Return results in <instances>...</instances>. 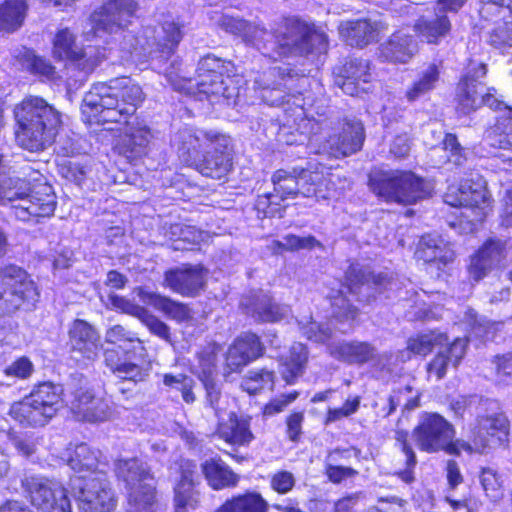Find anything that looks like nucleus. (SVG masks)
<instances>
[{
    "instance_id": "obj_1",
    "label": "nucleus",
    "mask_w": 512,
    "mask_h": 512,
    "mask_svg": "<svg viewBox=\"0 0 512 512\" xmlns=\"http://www.w3.org/2000/svg\"><path fill=\"white\" fill-rule=\"evenodd\" d=\"M137 9L134 0H108L90 16L91 31L96 37L108 35L105 49L108 53L119 52L124 61L143 63L151 59L167 61L178 47L183 33L179 23L164 21L159 28L145 27L139 35L132 26L131 18Z\"/></svg>"
},
{
    "instance_id": "obj_2",
    "label": "nucleus",
    "mask_w": 512,
    "mask_h": 512,
    "mask_svg": "<svg viewBox=\"0 0 512 512\" xmlns=\"http://www.w3.org/2000/svg\"><path fill=\"white\" fill-rule=\"evenodd\" d=\"M226 32L240 35L244 41L272 59L322 53L327 48V36L298 18H284L275 24L272 31H267L243 19L226 15Z\"/></svg>"
},
{
    "instance_id": "obj_3",
    "label": "nucleus",
    "mask_w": 512,
    "mask_h": 512,
    "mask_svg": "<svg viewBox=\"0 0 512 512\" xmlns=\"http://www.w3.org/2000/svg\"><path fill=\"white\" fill-rule=\"evenodd\" d=\"M144 100L142 88L123 76L94 84L84 96L81 111L87 122L127 123Z\"/></svg>"
},
{
    "instance_id": "obj_4",
    "label": "nucleus",
    "mask_w": 512,
    "mask_h": 512,
    "mask_svg": "<svg viewBox=\"0 0 512 512\" xmlns=\"http://www.w3.org/2000/svg\"><path fill=\"white\" fill-rule=\"evenodd\" d=\"M18 125L16 141L30 152L45 150L55 140L61 124L60 113L44 98L25 97L14 108Z\"/></svg>"
},
{
    "instance_id": "obj_5",
    "label": "nucleus",
    "mask_w": 512,
    "mask_h": 512,
    "mask_svg": "<svg viewBox=\"0 0 512 512\" xmlns=\"http://www.w3.org/2000/svg\"><path fill=\"white\" fill-rule=\"evenodd\" d=\"M0 204L10 205L12 214L20 221L38 222V218L53 215L57 202L50 185L9 178L0 183Z\"/></svg>"
},
{
    "instance_id": "obj_6",
    "label": "nucleus",
    "mask_w": 512,
    "mask_h": 512,
    "mask_svg": "<svg viewBox=\"0 0 512 512\" xmlns=\"http://www.w3.org/2000/svg\"><path fill=\"white\" fill-rule=\"evenodd\" d=\"M62 395L61 385L39 383L29 395L11 406L10 415L24 427H42L62 408Z\"/></svg>"
},
{
    "instance_id": "obj_7",
    "label": "nucleus",
    "mask_w": 512,
    "mask_h": 512,
    "mask_svg": "<svg viewBox=\"0 0 512 512\" xmlns=\"http://www.w3.org/2000/svg\"><path fill=\"white\" fill-rule=\"evenodd\" d=\"M368 183L379 198L403 205L414 204L431 192L427 181L408 171H373Z\"/></svg>"
},
{
    "instance_id": "obj_8",
    "label": "nucleus",
    "mask_w": 512,
    "mask_h": 512,
    "mask_svg": "<svg viewBox=\"0 0 512 512\" xmlns=\"http://www.w3.org/2000/svg\"><path fill=\"white\" fill-rule=\"evenodd\" d=\"M223 68L224 61L221 58L208 54L199 61L195 79L176 82L168 68H164L161 72L165 73L175 90L198 97L200 100L203 95L211 104H214L224 97Z\"/></svg>"
},
{
    "instance_id": "obj_9",
    "label": "nucleus",
    "mask_w": 512,
    "mask_h": 512,
    "mask_svg": "<svg viewBox=\"0 0 512 512\" xmlns=\"http://www.w3.org/2000/svg\"><path fill=\"white\" fill-rule=\"evenodd\" d=\"M115 473L128 490V512H154L155 487L147 465L137 458L118 459Z\"/></svg>"
},
{
    "instance_id": "obj_10",
    "label": "nucleus",
    "mask_w": 512,
    "mask_h": 512,
    "mask_svg": "<svg viewBox=\"0 0 512 512\" xmlns=\"http://www.w3.org/2000/svg\"><path fill=\"white\" fill-rule=\"evenodd\" d=\"M39 291L28 273L16 265L0 269V317L23 308L32 309Z\"/></svg>"
},
{
    "instance_id": "obj_11",
    "label": "nucleus",
    "mask_w": 512,
    "mask_h": 512,
    "mask_svg": "<svg viewBox=\"0 0 512 512\" xmlns=\"http://www.w3.org/2000/svg\"><path fill=\"white\" fill-rule=\"evenodd\" d=\"M454 426L437 413H425L412 430V438L419 450L426 453L445 451L459 456L463 449L456 439Z\"/></svg>"
},
{
    "instance_id": "obj_12",
    "label": "nucleus",
    "mask_w": 512,
    "mask_h": 512,
    "mask_svg": "<svg viewBox=\"0 0 512 512\" xmlns=\"http://www.w3.org/2000/svg\"><path fill=\"white\" fill-rule=\"evenodd\" d=\"M305 81L297 71L288 66L271 67L254 79V89L259 97L270 106H281L298 99L300 82Z\"/></svg>"
},
{
    "instance_id": "obj_13",
    "label": "nucleus",
    "mask_w": 512,
    "mask_h": 512,
    "mask_svg": "<svg viewBox=\"0 0 512 512\" xmlns=\"http://www.w3.org/2000/svg\"><path fill=\"white\" fill-rule=\"evenodd\" d=\"M69 489L79 512H112L116 507V498L106 473L94 477L71 476Z\"/></svg>"
},
{
    "instance_id": "obj_14",
    "label": "nucleus",
    "mask_w": 512,
    "mask_h": 512,
    "mask_svg": "<svg viewBox=\"0 0 512 512\" xmlns=\"http://www.w3.org/2000/svg\"><path fill=\"white\" fill-rule=\"evenodd\" d=\"M52 44V54L55 59L68 61L84 75L92 73L106 57L105 49H100L99 46L88 45L79 48L75 35L68 28L59 29Z\"/></svg>"
},
{
    "instance_id": "obj_15",
    "label": "nucleus",
    "mask_w": 512,
    "mask_h": 512,
    "mask_svg": "<svg viewBox=\"0 0 512 512\" xmlns=\"http://www.w3.org/2000/svg\"><path fill=\"white\" fill-rule=\"evenodd\" d=\"M271 181L274 186L275 197L279 201L294 199L298 195L303 197H323L319 195L323 176L319 172H313L307 169H296L288 171L279 169L272 175Z\"/></svg>"
},
{
    "instance_id": "obj_16",
    "label": "nucleus",
    "mask_w": 512,
    "mask_h": 512,
    "mask_svg": "<svg viewBox=\"0 0 512 512\" xmlns=\"http://www.w3.org/2000/svg\"><path fill=\"white\" fill-rule=\"evenodd\" d=\"M509 421L503 413L479 417L472 428L469 440L460 442L468 454H482L488 448L499 446L507 440Z\"/></svg>"
},
{
    "instance_id": "obj_17",
    "label": "nucleus",
    "mask_w": 512,
    "mask_h": 512,
    "mask_svg": "<svg viewBox=\"0 0 512 512\" xmlns=\"http://www.w3.org/2000/svg\"><path fill=\"white\" fill-rule=\"evenodd\" d=\"M345 281L350 293L355 294L359 301L370 303L376 295L392 289L396 284L388 272L373 273L369 267L352 263L345 272Z\"/></svg>"
},
{
    "instance_id": "obj_18",
    "label": "nucleus",
    "mask_w": 512,
    "mask_h": 512,
    "mask_svg": "<svg viewBox=\"0 0 512 512\" xmlns=\"http://www.w3.org/2000/svg\"><path fill=\"white\" fill-rule=\"evenodd\" d=\"M340 131L335 132L322 143L320 152L336 159L353 155L363 147L366 134L360 119L346 116L339 121Z\"/></svg>"
},
{
    "instance_id": "obj_19",
    "label": "nucleus",
    "mask_w": 512,
    "mask_h": 512,
    "mask_svg": "<svg viewBox=\"0 0 512 512\" xmlns=\"http://www.w3.org/2000/svg\"><path fill=\"white\" fill-rule=\"evenodd\" d=\"M31 503L41 512H72L67 491L59 484L41 476H29L23 481Z\"/></svg>"
},
{
    "instance_id": "obj_20",
    "label": "nucleus",
    "mask_w": 512,
    "mask_h": 512,
    "mask_svg": "<svg viewBox=\"0 0 512 512\" xmlns=\"http://www.w3.org/2000/svg\"><path fill=\"white\" fill-rule=\"evenodd\" d=\"M445 202L451 206L471 209L473 221H482L491 204V197L486 188V182L480 175L465 179L461 182L455 195L447 194Z\"/></svg>"
},
{
    "instance_id": "obj_21",
    "label": "nucleus",
    "mask_w": 512,
    "mask_h": 512,
    "mask_svg": "<svg viewBox=\"0 0 512 512\" xmlns=\"http://www.w3.org/2000/svg\"><path fill=\"white\" fill-rule=\"evenodd\" d=\"M180 144L178 145V156L188 166L198 165L202 160L201 173L211 178H221L224 173V155H211L208 152L203 156L199 150V139L187 131L179 133Z\"/></svg>"
},
{
    "instance_id": "obj_22",
    "label": "nucleus",
    "mask_w": 512,
    "mask_h": 512,
    "mask_svg": "<svg viewBox=\"0 0 512 512\" xmlns=\"http://www.w3.org/2000/svg\"><path fill=\"white\" fill-rule=\"evenodd\" d=\"M206 283V271L201 265L185 264L164 273V285L185 297H195Z\"/></svg>"
},
{
    "instance_id": "obj_23",
    "label": "nucleus",
    "mask_w": 512,
    "mask_h": 512,
    "mask_svg": "<svg viewBox=\"0 0 512 512\" xmlns=\"http://www.w3.org/2000/svg\"><path fill=\"white\" fill-rule=\"evenodd\" d=\"M64 460L74 471L73 476L94 477L95 474L105 473L107 463L102 460V453L86 443H80L67 448Z\"/></svg>"
},
{
    "instance_id": "obj_24",
    "label": "nucleus",
    "mask_w": 512,
    "mask_h": 512,
    "mask_svg": "<svg viewBox=\"0 0 512 512\" xmlns=\"http://www.w3.org/2000/svg\"><path fill=\"white\" fill-rule=\"evenodd\" d=\"M506 241L488 239L471 257L468 268L469 276L475 282L487 276L500 262L506 258Z\"/></svg>"
},
{
    "instance_id": "obj_25",
    "label": "nucleus",
    "mask_w": 512,
    "mask_h": 512,
    "mask_svg": "<svg viewBox=\"0 0 512 512\" xmlns=\"http://www.w3.org/2000/svg\"><path fill=\"white\" fill-rule=\"evenodd\" d=\"M69 344L73 353L88 361L95 360L102 347L96 329L81 319L75 320L69 328Z\"/></svg>"
},
{
    "instance_id": "obj_26",
    "label": "nucleus",
    "mask_w": 512,
    "mask_h": 512,
    "mask_svg": "<svg viewBox=\"0 0 512 512\" xmlns=\"http://www.w3.org/2000/svg\"><path fill=\"white\" fill-rule=\"evenodd\" d=\"M264 353V346L260 338L253 333L240 335L226 352V366L231 371L246 366Z\"/></svg>"
},
{
    "instance_id": "obj_27",
    "label": "nucleus",
    "mask_w": 512,
    "mask_h": 512,
    "mask_svg": "<svg viewBox=\"0 0 512 512\" xmlns=\"http://www.w3.org/2000/svg\"><path fill=\"white\" fill-rule=\"evenodd\" d=\"M370 78L368 61L361 58H350L340 68L336 83L345 94L355 96L367 90L363 85L369 83Z\"/></svg>"
},
{
    "instance_id": "obj_28",
    "label": "nucleus",
    "mask_w": 512,
    "mask_h": 512,
    "mask_svg": "<svg viewBox=\"0 0 512 512\" xmlns=\"http://www.w3.org/2000/svg\"><path fill=\"white\" fill-rule=\"evenodd\" d=\"M73 410L79 418L90 423L107 421L112 415L108 400L94 397L83 388L74 392Z\"/></svg>"
},
{
    "instance_id": "obj_29",
    "label": "nucleus",
    "mask_w": 512,
    "mask_h": 512,
    "mask_svg": "<svg viewBox=\"0 0 512 512\" xmlns=\"http://www.w3.org/2000/svg\"><path fill=\"white\" fill-rule=\"evenodd\" d=\"M126 124V132L119 147L120 153L131 160L141 158L148 152L152 139L151 130L143 120L138 118Z\"/></svg>"
},
{
    "instance_id": "obj_30",
    "label": "nucleus",
    "mask_w": 512,
    "mask_h": 512,
    "mask_svg": "<svg viewBox=\"0 0 512 512\" xmlns=\"http://www.w3.org/2000/svg\"><path fill=\"white\" fill-rule=\"evenodd\" d=\"M381 23L370 19H357L341 22L339 34L350 46L364 47L376 40Z\"/></svg>"
},
{
    "instance_id": "obj_31",
    "label": "nucleus",
    "mask_w": 512,
    "mask_h": 512,
    "mask_svg": "<svg viewBox=\"0 0 512 512\" xmlns=\"http://www.w3.org/2000/svg\"><path fill=\"white\" fill-rule=\"evenodd\" d=\"M485 85L474 76H464L457 86L456 111L461 115H469L483 106L482 94Z\"/></svg>"
},
{
    "instance_id": "obj_32",
    "label": "nucleus",
    "mask_w": 512,
    "mask_h": 512,
    "mask_svg": "<svg viewBox=\"0 0 512 512\" xmlns=\"http://www.w3.org/2000/svg\"><path fill=\"white\" fill-rule=\"evenodd\" d=\"M467 339L456 338L449 347L440 350L436 356L428 363V377L435 376L439 381L445 377L449 365L457 367L466 353Z\"/></svg>"
},
{
    "instance_id": "obj_33",
    "label": "nucleus",
    "mask_w": 512,
    "mask_h": 512,
    "mask_svg": "<svg viewBox=\"0 0 512 512\" xmlns=\"http://www.w3.org/2000/svg\"><path fill=\"white\" fill-rule=\"evenodd\" d=\"M330 355L350 365H363L374 358L375 348L368 342L342 341L328 347Z\"/></svg>"
},
{
    "instance_id": "obj_34",
    "label": "nucleus",
    "mask_w": 512,
    "mask_h": 512,
    "mask_svg": "<svg viewBox=\"0 0 512 512\" xmlns=\"http://www.w3.org/2000/svg\"><path fill=\"white\" fill-rule=\"evenodd\" d=\"M415 38L403 30L391 35L380 47V56L392 62L406 63L417 52Z\"/></svg>"
},
{
    "instance_id": "obj_35",
    "label": "nucleus",
    "mask_w": 512,
    "mask_h": 512,
    "mask_svg": "<svg viewBox=\"0 0 512 512\" xmlns=\"http://www.w3.org/2000/svg\"><path fill=\"white\" fill-rule=\"evenodd\" d=\"M181 479L176 485L175 512H184L185 508H195L198 494L194 491V473L196 464L190 460H182L180 464Z\"/></svg>"
},
{
    "instance_id": "obj_36",
    "label": "nucleus",
    "mask_w": 512,
    "mask_h": 512,
    "mask_svg": "<svg viewBox=\"0 0 512 512\" xmlns=\"http://www.w3.org/2000/svg\"><path fill=\"white\" fill-rule=\"evenodd\" d=\"M415 256L426 263L438 262L445 266L453 261L454 252L440 237L426 235L420 239Z\"/></svg>"
},
{
    "instance_id": "obj_37",
    "label": "nucleus",
    "mask_w": 512,
    "mask_h": 512,
    "mask_svg": "<svg viewBox=\"0 0 512 512\" xmlns=\"http://www.w3.org/2000/svg\"><path fill=\"white\" fill-rule=\"evenodd\" d=\"M415 29L429 44H438L451 30L448 16L438 11L434 16H421L415 23Z\"/></svg>"
},
{
    "instance_id": "obj_38",
    "label": "nucleus",
    "mask_w": 512,
    "mask_h": 512,
    "mask_svg": "<svg viewBox=\"0 0 512 512\" xmlns=\"http://www.w3.org/2000/svg\"><path fill=\"white\" fill-rule=\"evenodd\" d=\"M448 337L446 334L432 330L427 333H420L412 336L407 341V350L400 351L399 357L402 361H406L410 358V353L415 355L426 356L436 347H442L447 344Z\"/></svg>"
},
{
    "instance_id": "obj_39",
    "label": "nucleus",
    "mask_w": 512,
    "mask_h": 512,
    "mask_svg": "<svg viewBox=\"0 0 512 512\" xmlns=\"http://www.w3.org/2000/svg\"><path fill=\"white\" fill-rule=\"evenodd\" d=\"M242 304L256 320L263 322L278 321L288 312L287 307L273 302L269 295L262 292L255 294L249 304Z\"/></svg>"
},
{
    "instance_id": "obj_40",
    "label": "nucleus",
    "mask_w": 512,
    "mask_h": 512,
    "mask_svg": "<svg viewBox=\"0 0 512 512\" xmlns=\"http://www.w3.org/2000/svg\"><path fill=\"white\" fill-rule=\"evenodd\" d=\"M139 296L143 302L152 305L177 322H183L190 318V309L183 303L176 302L166 296H162L156 292L146 291L142 288L139 289Z\"/></svg>"
},
{
    "instance_id": "obj_41",
    "label": "nucleus",
    "mask_w": 512,
    "mask_h": 512,
    "mask_svg": "<svg viewBox=\"0 0 512 512\" xmlns=\"http://www.w3.org/2000/svg\"><path fill=\"white\" fill-rule=\"evenodd\" d=\"M106 366L118 378L136 383L142 378L141 367L131 362L128 357L122 359L116 349H107L104 352Z\"/></svg>"
},
{
    "instance_id": "obj_42",
    "label": "nucleus",
    "mask_w": 512,
    "mask_h": 512,
    "mask_svg": "<svg viewBox=\"0 0 512 512\" xmlns=\"http://www.w3.org/2000/svg\"><path fill=\"white\" fill-rule=\"evenodd\" d=\"M308 361L307 348L302 343H294L289 351V356L283 363L281 376L287 384H293L305 371Z\"/></svg>"
},
{
    "instance_id": "obj_43",
    "label": "nucleus",
    "mask_w": 512,
    "mask_h": 512,
    "mask_svg": "<svg viewBox=\"0 0 512 512\" xmlns=\"http://www.w3.org/2000/svg\"><path fill=\"white\" fill-rule=\"evenodd\" d=\"M440 80V69L436 64H429L421 70L418 78L406 91V98L409 102H414L434 90Z\"/></svg>"
},
{
    "instance_id": "obj_44",
    "label": "nucleus",
    "mask_w": 512,
    "mask_h": 512,
    "mask_svg": "<svg viewBox=\"0 0 512 512\" xmlns=\"http://www.w3.org/2000/svg\"><path fill=\"white\" fill-rule=\"evenodd\" d=\"M276 374L267 367L253 368L242 378L240 387L250 395L260 393L262 390H272L275 385Z\"/></svg>"
},
{
    "instance_id": "obj_45",
    "label": "nucleus",
    "mask_w": 512,
    "mask_h": 512,
    "mask_svg": "<svg viewBox=\"0 0 512 512\" xmlns=\"http://www.w3.org/2000/svg\"><path fill=\"white\" fill-rule=\"evenodd\" d=\"M26 10V0H6L0 6V32H14L20 28Z\"/></svg>"
},
{
    "instance_id": "obj_46",
    "label": "nucleus",
    "mask_w": 512,
    "mask_h": 512,
    "mask_svg": "<svg viewBox=\"0 0 512 512\" xmlns=\"http://www.w3.org/2000/svg\"><path fill=\"white\" fill-rule=\"evenodd\" d=\"M350 456L349 450L335 449L329 453L325 464V474L329 481L334 484H339L343 480L353 478L358 475V471L351 467L337 465V462L342 459H347Z\"/></svg>"
},
{
    "instance_id": "obj_47",
    "label": "nucleus",
    "mask_w": 512,
    "mask_h": 512,
    "mask_svg": "<svg viewBox=\"0 0 512 512\" xmlns=\"http://www.w3.org/2000/svg\"><path fill=\"white\" fill-rule=\"evenodd\" d=\"M267 501L256 492H247L226 501V512H267Z\"/></svg>"
},
{
    "instance_id": "obj_48",
    "label": "nucleus",
    "mask_w": 512,
    "mask_h": 512,
    "mask_svg": "<svg viewBox=\"0 0 512 512\" xmlns=\"http://www.w3.org/2000/svg\"><path fill=\"white\" fill-rule=\"evenodd\" d=\"M253 438L254 435L250 431L249 420L231 414L228 423H226V443L244 446L248 445Z\"/></svg>"
},
{
    "instance_id": "obj_49",
    "label": "nucleus",
    "mask_w": 512,
    "mask_h": 512,
    "mask_svg": "<svg viewBox=\"0 0 512 512\" xmlns=\"http://www.w3.org/2000/svg\"><path fill=\"white\" fill-rule=\"evenodd\" d=\"M395 446L401 450L405 455L406 470L402 471L399 475L406 483H411L414 480L413 469L417 464V457L409 442L408 431L396 428L394 431Z\"/></svg>"
},
{
    "instance_id": "obj_50",
    "label": "nucleus",
    "mask_w": 512,
    "mask_h": 512,
    "mask_svg": "<svg viewBox=\"0 0 512 512\" xmlns=\"http://www.w3.org/2000/svg\"><path fill=\"white\" fill-rule=\"evenodd\" d=\"M466 320L471 326L472 333L484 340H493L496 332L502 330L503 322H492L485 317L479 316L474 310H469Z\"/></svg>"
},
{
    "instance_id": "obj_51",
    "label": "nucleus",
    "mask_w": 512,
    "mask_h": 512,
    "mask_svg": "<svg viewBox=\"0 0 512 512\" xmlns=\"http://www.w3.org/2000/svg\"><path fill=\"white\" fill-rule=\"evenodd\" d=\"M332 317L340 322L353 321L358 316V309L349 303L342 290H332L329 294Z\"/></svg>"
},
{
    "instance_id": "obj_52",
    "label": "nucleus",
    "mask_w": 512,
    "mask_h": 512,
    "mask_svg": "<svg viewBox=\"0 0 512 512\" xmlns=\"http://www.w3.org/2000/svg\"><path fill=\"white\" fill-rule=\"evenodd\" d=\"M21 64L24 69L36 76L51 78L55 73L54 66L45 58L37 56L32 50H25L21 55Z\"/></svg>"
},
{
    "instance_id": "obj_53",
    "label": "nucleus",
    "mask_w": 512,
    "mask_h": 512,
    "mask_svg": "<svg viewBox=\"0 0 512 512\" xmlns=\"http://www.w3.org/2000/svg\"><path fill=\"white\" fill-rule=\"evenodd\" d=\"M137 318L147 327L151 334L167 343H172L169 326L145 308H136Z\"/></svg>"
},
{
    "instance_id": "obj_54",
    "label": "nucleus",
    "mask_w": 512,
    "mask_h": 512,
    "mask_svg": "<svg viewBox=\"0 0 512 512\" xmlns=\"http://www.w3.org/2000/svg\"><path fill=\"white\" fill-rule=\"evenodd\" d=\"M489 144L500 149H512V121L498 122L487 132Z\"/></svg>"
},
{
    "instance_id": "obj_55",
    "label": "nucleus",
    "mask_w": 512,
    "mask_h": 512,
    "mask_svg": "<svg viewBox=\"0 0 512 512\" xmlns=\"http://www.w3.org/2000/svg\"><path fill=\"white\" fill-rule=\"evenodd\" d=\"M479 479L486 496L492 501H497L502 497L503 481L495 469L490 467L482 468Z\"/></svg>"
},
{
    "instance_id": "obj_56",
    "label": "nucleus",
    "mask_w": 512,
    "mask_h": 512,
    "mask_svg": "<svg viewBox=\"0 0 512 512\" xmlns=\"http://www.w3.org/2000/svg\"><path fill=\"white\" fill-rule=\"evenodd\" d=\"M105 339L108 343L117 344L120 349L128 356L129 350L126 348L127 344L137 343L141 344V341L137 337L136 333L126 329L122 325H114L106 331Z\"/></svg>"
},
{
    "instance_id": "obj_57",
    "label": "nucleus",
    "mask_w": 512,
    "mask_h": 512,
    "mask_svg": "<svg viewBox=\"0 0 512 512\" xmlns=\"http://www.w3.org/2000/svg\"><path fill=\"white\" fill-rule=\"evenodd\" d=\"M478 12L482 19L492 20L496 16H505L509 12L512 17V0H478Z\"/></svg>"
},
{
    "instance_id": "obj_58",
    "label": "nucleus",
    "mask_w": 512,
    "mask_h": 512,
    "mask_svg": "<svg viewBox=\"0 0 512 512\" xmlns=\"http://www.w3.org/2000/svg\"><path fill=\"white\" fill-rule=\"evenodd\" d=\"M201 365L203 369V376L201 380L206 389L208 401L210 402V405L217 411L216 406L220 400L221 393L220 390L216 388V383L213 377L215 365L210 360H208L207 363L203 361Z\"/></svg>"
},
{
    "instance_id": "obj_59",
    "label": "nucleus",
    "mask_w": 512,
    "mask_h": 512,
    "mask_svg": "<svg viewBox=\"0 0 512 512\" xmlns=\"http://www.w3.org/2000/svg\"><path fill=\"white\" fill-rule=\"evenodd\" d=\"M221 459H210L202 465L203 473L208 484L215 490L224 487V468Z\"/></svg>"
},
{
    "instance_id": "obj_60",
    "label": "nucleus",
    "mask_w": 512,
    "mask_h": 512,
    "mask_svg": "<svg viewBox=\"0 0 512 512\" xmlns=\"http://www.w3.org/2000/svg\"><path fill=\"white\" fill-rule=\"evenodd\" d=\"M34 371V365L26 356L19 357L4 370L3 374L12 379L25 380L29 378Z\"/></svg>"
},
{
    "instance_id": "obj_61",
    "label": "nucleus",
    "mask_w": 512,
    "mask_h": 512,
    "mask_svg": "<svg viewBox=\"0 0 512 512\" xmlns=\"http://www.w3.org/2000/svg\"><path fill=\"white\" fill-rule=\"evenodd\" d=\"M283 240L286 251L311 250L315 247H322L321 242L312 235L301 237L287 234L283 237Z\"/></svg>"
},
{
    "instance_id": "obj_62",
    "label": "nucleus",
    "mask_w": 512,
    "mask_h": 512,
    "mask_svg": "<svg viewBox=\"0 0 512 512\" xmlns=\"http://www.w3.org/2000/svg\"><path fill=\"white\" fill-rule=\"evenodd\" d=\"M301 333L308 340L317 342V343H325L332 336V330L328 325L319 324L317 322H310L301 327Z\"/></svg>"
},
{
    "instance_id": "obj_63",
    "label": "nucleus",
    "mask_w": 512,
    "mask_h": 512,
    "mask_svg": "<svg viewBox=\"0 0 512 512\" xmlns=\"http://www.w3.org/2000/svg\"><path fill=\"white\" fill-rule=\"evenodd\" d=\"M295 483L296 479L293 473L286 470L277 471L271 476L270 480L271 488L280 494H286L291 491Z\"/></svg>"
},
{
    "instance_id": "obj_64",
    "label": "nucleus",
    "mask_w": 512,
    "mask_h": 512,
    "mask_svg": "<svg viewBox=\"0 0 512 512\" xmlns=\"http://www.w3.org/2000/svg\"><path fill=\"white\" fill-rule=\"evenodd\" d=\"M493 364L498 380L506 384L509 383L512 377V353L496 355Z\"/></svg>"
}]
</instances>
